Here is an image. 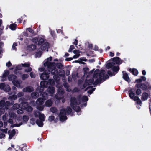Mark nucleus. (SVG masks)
Returning a JSON list of instances; mask_svg holds the SVG:
<instances>
[{
  "label": "nucleus",
  "instance_id": "obj_1",
  "mask_svg": "<svg viewBox=\"0 0 151 151\" xmlns=\"http://www.w3.org/2000/svg\"><path fill=\"white\" fill-rule=\"evenodd\" d=\"M105 72L104 70H102L100 72L99 70L96 69L94 72L93 78L90 79H87L85 81V83L83 86L81 87V88H84L87 85H91L92 84L96 85L101 83L102 81H104L109 78L107 75H105Z\"/></svg>",
  "mask_w": 151,
  "mask_h": 151
},
{
  "label": "nucleus",
  "instance_id": "obj_2",
  "mask_svg": "<svg viewBox=\"0 0 151 151\" xmlns=\"http://www.w3.org/2000/svg\"><path fill=\"white\" fill-rule=\"evenodd\" d=\"M88 99V97L86 96L82 97L79 96L77 99L75 98H72L71 99V106L77 112H78L80 111V108L77 106L78 105L80 104L81 102L87 101Z\"/></svg>",
  "mask_w": 151,
  "mask_h": 151
},
{
  "label": "nucleus",
  "instance_id": "obj_3",
  "mask_svg": "<svg viewBox=\"0 0 151 151\" xmlns=\"http://www.w3.org/2000/svg\"><path fill=\"white\" fill-rule=\"evenodd\" d=\"M71 111L72 109L69 107H67L66 109H62L58 115L60 120L61 121L66 120L67 119L66 115L69 114Z\"/></svg>",
  "mask_w": 151,
  "mask_h": 151
},
{
  "label": "nucleus",
  "instance_id": "obj_4",
  "mask_svg": "<svg viewBox=\"0 0 151 151\" xmlns=\"http://www.w3.org/2000/svg\"><path fill=\"white\" fill-rule=\"evenodd\" d=\"M56 86L58 88L57 93L55 95V97L57 100H60L64 98L63 95L64 93L63 90L62 88L63 87L62 83L57 84Z\"/></svg>",
  "mask_w": 151,
  "mask_h": 151
},
{
  "label": "nucleus",
  "instance_id": "obj_5",
  "mask_svg": "<svg viewBox=\"0 0 151 151\" xmlns=\"http://www.w3.org/2000/svg\"><path fill=\"white\" fill-rule=\"evenodd\" d=\"M10 102L9 101H5L2 100L0 101V115L4 113L5 111V109H7L9 108Z\"/></svg>",
  "mask_w": 151,
  "mask_h": 151
},
{
  "label": "nucleus",
  "instance_id": "obj_6",
  "mask_svg": "<svg viewBox=\"0 0 151 151\" xmlns=\"http://www.w3.org/2000/svg\"><path fill=\"white\" fill-rule=\"evenodd\" d=\"M45 92L46 93H41L40 95L43 97H44L45 99H46L48 98L47 93L50 94V96H52L55 93V88L53 87L52 86L50 87V86H49Z\"/></svg>",
  "mask_w": 151,
  "mask_h": 151
},
{
  "label": "nucleus",
  "instance_id": "obj_7",
  "mask_svg": "<svg viewBox=\"0 0 151 151\" xmlns=\"http://www.w3.org/2000/svg\"><path fill=\"white\" fill-rule=\"evenodd\" d=\"M52 58V57H50L44 61V66L45 67L47 66L48 69H51L55 66V63L54 62H50Z\"/></svg>",
  "mask_w": 151,
  "mask_h": 151
},
{
  "label": "nucleus",
  "instance_id": "obj_8",
  "mask_svg": "<svg viewBox=\"0 0 151 151\" xmlns=\"http://www.w3.org/2000/svg\"><path fill=\"white\" fill-rule=\"evenodd\" d=\"M48 70L50 71V70H51V73L52 74L54 75L53 78L56 80L57 84L60 83L59 82L60 79V77L57 75H56L58 73V70L57 69L55 68V66L53 68H52L51 69H48Z\"/></svg>",
  "mask_w": 151,
  "mask_h": 151
},
{
  "label": "nucleus",
  "instance_id": "obj_9",
  "mask_svg": "<svg viewBox=\"0 0 151 151\" xmlns=\"http://www.w3.org/2000/svg\"><path fill=\"white\" fill-rule=\"evenodd\" d=\"M39 120H36V123L39 127H42L43 125V122L45 120V116L43 114L41 113L38 117Z\"/></svg>",
  "mask_w": 151,
  "mask_h": 151
},
{
  "label": "nucleus",
  "instance_id": "obj_10",
  "mask_svg": "<svg viewBox=\"0 0 151 151\" xmlns=\"http://www.w3.org/2000/svg\"><path fill=\"white\" fill-rule=\"evenodd\" d=\"M39 98L37 99L36 101V103L38 105L37 106V108L40 111H42L43 110L44 106H40L42 105L44 102V100L45 99L44 98Z\"/></svg>",
  "mask_w": 151,
  "mask_h": 151
},
{
  "label": "nucleus",
  "instance_id": "obj_11",
  "mask_svg": "<svg viewBox=\"0 0 151 151\" xmlns=\"http://www.w3.org/2000/svg\"><path fill=\"white\" fill-rule=\"evenodd\" d=\"M20 106L22 108L28 111H32V108L29 106L27 102H23L20 104Z\"/></svg>",
  "mask_w": 151,
  "mask_h": 151
},
{
  "label": "nucleus",
  "instance_id": "obj_12",
  "mask_svg": "<svg viewBox=\"0 0 151 151\" xmlns=\"http://www.w3.org/2000/svg\"><path fill=\"white\" fill-rule=\"evenodd\" d=\"M50 71L47 70H46L43 73H42L40 75V78L43 80H47L49 78V74L50 73Z\"/></svg>",
  "mask_w": 151,
  "mask_h": 151
},
{
  "label": "nucleus",
  "instance_id": "obj_13",
  "mask_svg": "<svg viewBox=\"0 0 151 151\" xmlns=\"http://www.w3.org/2000/svg\"><path fill=\"white\" fill-rule=\"evenodd\" d=\"M9 116L10 118L14 119H17L18 121L21 119V118L19 116L17 117L16 114L13 112L12 110H9Z\"/></svg>",
  "mask_w": 151,
  "mask_h": 151
},
{
  "label": "nucleus",
  "instance_id": "obj_14",
  "mask_svg": "<svg viewBox=\"0 0 151 151\" xmlns=\"http://www.w3.org/2000/svg\"><path fill=\"white\" fill-rule=\"evenodd\" d=\"M48 83L47 81H43L40 82V87L39 88V91L42 92L44 91V88H46L48 86Z\"/></svg>",
  "mask_w": 151,
  "mask_h": 151
},
{
  "label": "nucleus",
  "instance_id": "obj_15",
  "mask_svg": "<svg viewBox=\"0 0 151 151\" xmlns=\"http://www.w3.org/2000/svg\"><path fill=\"white\" fill-rule=\"evenodd\" d=\"M30 63H26L24 64H22V65L24 67H28V68L25 69V71L26 72H30L32 70V69L31 67H29L30 66Z\"/></svg>",
  "mask_w": 151,
  "mask_h": 151
},
{
  "label": "nucleus",
  "instance_id": "obj_16",
  "mask_svg": "<svg viewBox=\"0 0 151 151\" xmlns=\"http://www.w3.org/2000/svg\"><path fill=\"white\" fill-rule=\"evenodd\" d=\"M34 90V89L32 87L29 86L24 88L23 89L22 91L24 92H31Z\"/></svg>",
  "mask_w": 151,
  "mask_h": 151
},
{
  "label": "nucleus",
  "instance_id": "obj_17",
  "mask_svg": "<svg viewBox=\"0 0 151 151\" xmlns=\"http://www.w3.org/2000/svg\"><path fill=\"white\" fill-rule=\"evenodd\" d=\"M48 43L45 42L41 46H40L39 48H40L41 50H45L47 48H48Z\"/></svg>",
  "mask_w": 151,
  "mask_h": 151
},
{
  "label": "nucleus",
  "instance_id": "obj_18",
  "mask_svg": "<svg viewBox=\"0 0 151 151\" xmlns=\"http://www.w3.org/2000/svg\"><path fill=\"white\" fill-rule=\"evenodd\" d=\"M113 61L115 62L117 64H121L122 62L121 61V59L118 57H114L112 59Z\"/></svg>",
  "mask_w": 151,
  "mask_h": 151
},
{
  "label": "nucleus",
  "instance_id": "obj_19",
  "mask_svg": "<svg viewBox=\"0 0 151 151\" xmlns=\"http://www.w3.org/2000/svg\"><path fill=\"white\" fill-rule=\"evenodd\" d=\"M52 104V101L51 99L47 100L45 102V106L47 107H50Z\"/></svg>",
  "mask_w": 151,
  "mask_h": 151
},
{
  "label": "nucleus",
  "instance_id": "obj_20",
  "mask_svg": "<svg viewBox=\"0 0 151 151\" xmlns=\"http://www.w3.org/2000/svg\"><path fill=\"white\" fill-rule=\"evenodd\" d=\"M8 117V114L6 113H5V114L2 116V119L4 121V124L5 125H7V121Z\"/></svg>",
  "mask_w": 151,
  "mask_h": 151
},
{
  "label": "nucleus",
  "instance_id": "obj_21",
  "mask_svg": "<svg viewBox=\"0 0 151 151\" xmlns=\"http://www.w3.org/2000/svg\"><path fill=\"white\" fill-rule=\"evenodd\" d=\"M93 87L92 86H89L87 87V88L86 90L89 89L87 91V92L88 93H89L90 94H91L92 92L94 91L95 88H93Z\"/></svg>",
  "mask_w": 151,
  "mask_h": 151
},
{
  "label": "nucleus",
  "instance_id": "obj_22",
  "mask_svg": "<svg viewBox=\"0 0 151 151\" xmlns=\"http://www.w3.org/2000/svg\"><path fill=\"white\" fill-rule=\"evenodd\" d=\"M16 78L17 76L14 75H10L8 77V79L9 80V81H11L12 82L15 81V79Z\"/></svg>",
  "mask_w": 151,
  "mask_h": 151
},
{
  "label": "nucleus",
  "instance_id": "obj_23",
  "mask_svg": "<svg viewBox=\"0 0 151 151\" xmlns=\"http://www.w3.org/2000/svg\"><path fill=\"white\" fill-rule=\"evenodd\" d=\"M47 82L48 83V86L49 87L50 86H53L55 84V82L52 79H50L48 80Z\"/></svg>",
  "mask_w": 151,
  "mask_h": 151
},
{
  "label": "nucleus",
  "instance_id": "obj_24",
  "mask_svg": "<svg viewBox=\"0 0 151 151\" xmlns=\"http://www.w3.org/2000/svg\"><path fill=\"white\" fill-rule=\"evenodd\" d=\"M36 46L34 45H31L27 47V49L29 51H32L36 49Z\"/></svg>",
  "mask_w": 151,
  "mask_h": 151
},
{
  "label": "nucleus",
  "instance_id": "obj_25",
  "mask_svg": "<svg viewBox=\"0 0 151 151\" xmlns=\"http://www.w3.org/2000/svg\"><path fill=\"white\" fill-rule=\"evenodd\" d=\"M13 84L16 87L20 88V83L18 81L15 80L12 81Z\"/></svg>",
  "mask_w": 151,
  "mask_h": 151
},
{
  "label": "nucleus",
  "instance_id": "obj_26",
  "mask_svg": "<svg viewBox=\"0 0 151 151\" xmlns=\"http://www.w3.org/2000/svg\"><path fill=\"white\" fill-rule=\"evenodd\" d=\"M148 94L146 93H143L142 94V97L141 98L142 101L146 100L148 98Z\"/></svg>",
  "mask_w": 151,
  "mask_h": 151
},
{
  "label": "nucleus",
  "instance_id": "obj_27",
  "mask_svg": "<svg viewBox=\"0 0 151 151\" xmlns=\"http://www.w3.org/2000/svg\"><path fill=\"white\" fill-rule=\"evenodd\" d=\"M15 133L16 132L14 129L12 130L9 134V139H12L13 137L15 135Z\"/></svg>",
  "mask_w": 151,
  "mask_h": 151
},
{
  "label": "nucleus",
  "instance_id": "obj_28",
  "mask_svg": "<svg viewBox=\"0 0 151 151\" xmlns=\"http://www.w3.org/2000/svg\"><path fill=\"white\" fill-rule=\"evenodd\" d=\"M129 71H131L132 73L135 76H137L138 73L137 70L135 69H133L132 70L130 69H129Z\"/></svg>",
  "mask_w": 151,
  "mask_h": 151
},
{
  "label": "nucleus",
  "instance_id": "obj_29",
  "mask_svg": "<svg viewBox=\"0 0 151 151\" xmlns=\"http://www.w3.org/2000/svg\"><path fill=\"white\" fill-rule=\"evenodd\" d=\"M123 73V78L125 80L127 81H128L129 80V78L128 77V74L124 72Z\"/></svg>",
  "mask_w": 151,
  "mask_h": 151
},
{
  "label": "nucleus",
  "instance_id": "obj_30",
  "mask_svg": "<svg viewBox=\"0 0 151 151\" xmlns=\"http://www.w3.org/2000/svg\"><path fill=\"white\" fill-rule=\"evenodd\" d=\"M115 65V63L113 62L112 63H108L106 66V68H107L109 69L110 68H112L113 66Z\"/></svg>",
  "mask_w": 151,
  "mask_h": 151
},
{
  "label": "nucleus",
  "instance_id": "obj_31",
  "mask_svg": "<svg viewBox=\"0 0 151 151\" xmlns=\"http://www.w3.org/2000/svg\"><path fill=\"white\" fill-rule=\"evenodd\" d=\"M65 72L63 70L60 69L59 71V75L61 76H63L65 75Z\"/></svg>",
  "mask_w": 151,
  "mask_h": 151
},
{
  "label": "nucleus",
  "instance_id": "obj_32",
  "mask_svg": "<svg viewBox=\"0 0 151 151\" xmlns=\"http://www.w3.org/2000/svg\"><path fill=\"white\" fill-rule=\"evenodd\" d=\"M39 96V93L36 92H33L31 94V96L33 98H36Z\"/></svg>",
  "mask_w": 151,
  "mask_h": 151
},
{
  "label": "nucleus",
  "instance_id": "obj_33",
  "mask_svg": "<svg viewBox=\"0 0 151 151\" xmlns=\"http://www.w3.org/2000/svg\"><path fill=\"white\" fill-rule=\"evenodd\" d=\"M44 42H45L44 40L43 39H40L39 40L38 42V46H41Z\"/></svg>",
  "mask_w": 151,
  "mask_h": 151
},
{
  "label": "nucleus",
  "instance_id": "obj_34",
  "mask_svg": "<svg viewBox=\"0 0 151 151\" xmlns=\"http://www.w3.org/2000/svg\"><path fill=\"white\" fill-rule=\"evenodd\" d=\"M11 90L10 87V86L8 85H5V86L4 88V90L6 92L9 91Z\"/></svg>",
  "mask_w": 151,
  "mask_h": 151
},
{
  "label": "nucleus",
  "instance_id": "obj_35",
  "mask_svg": "<svg viewBox=\"0 0 151 151\" xmlns=\"http://www.w3.org/2000/svg\"><path fill=\"white\" fill-rule=\"evenodd\" d=\"M63 85L64 87L66 88V90L68 92L70 91H71V89L68 88L69 86H68V84L67 83H64L63 84Z\"/></svg>",
  "mask_w": 151,
  "mask_h": 151
},
{
  "label": "nucleus",
  "instance_id": "obj_36",
  "mask_svg": "<svg viewBox=\"0 0 151 151\" xmlns=\"http://www.w3.org/2000/svg\"><path fill=\"white\" fill-rule=\"evenodd\" d=\"M20 106L18 104L16 103L14 104L13 106V109L14 110H17Z\"/></svg>",
  "mask_w": 151,
  "mask_h": 151
},
{
  "label": "nucleus",
  "instance_id": "obj_37",
  "mask_svg": "<svg viewBox=\"0 0 151 151\" xmlns=\"http://www.w3.org/2000/svg\"><path fill=\"white\" fill-rule=\"evenodd\" d=\"M23 122H25L27 121L29 119L28 116H24L23 117Z\"/></svg>",
  "mask_w": 151,
  "mask_h": 151
},
{
  "label": "nucleus",
  "instance_id": "obj_38",
  "mask_svg": "<svg viewBox=\"0 0 151 151\" xmlns=\"http://www.w3.org/2000/svg\"><path fill=\"white\" fill-rule=\"evenodd\" d=\"M112 70L114 72H116L119 70V67L118 66H113L112 68Z\"/></svg>",
  "mask_w": 151,
  "mask_h": 151
},
{
  "label": "nucleus",
  "instance_id": "obj_39",
  "mask_svg": "<svg viewBox=\"0 0 151 151\" xmlns=\"http://www.w3.org/2000/svg\"><path fill=\"white\" fill-rule=\"evenodd\" d=\"M50 111L53 113H55L57 111V108L55 107H52L50 109Z\"/></svg>",
  "mask_w": 151,
  "mask_h": 151
},
{
  "label": "nucleus",
  "instance_id": "obj_40",
  "mask_svg": "<svg viewBox=\"0 0 151 151\" xmlns=\"http://www.w3.org/2000/svg\"><path fill=\"white\" fill-rule=\"evenodd\" d=\"M41 113L38 111H36L34 112V114L35 117H37L39 116Z\"/></svg>",
  "mask_w": 151,
  "mask_h": 151
},
{
  "label": "nucleus",
  "instance_id": "obj_41",
  "mask_svg": "<svg viewBox=\"0 0 151 151\" xmlns=\"http://www.w3.org/2000/svg\"><path fill=\"white\" fill-rule=\"evenodd\" d=\"M17 98V96L13 95L12 96H10L8 98V99L9 100H15Z\"/></svg>",
  "mask_w": 151,
  "mask_h": 151
},
{
  "label": "nucleus",
  "instance_id": "obj_42",
  "mask_svg": "<svg viewBox=\"0 0 151 151\" xmlns=\"http://www.w3.org/2000/svg\"><path fill=\"white\" fill-rule=\"evenodd\" d=\"M9 74V71L8 70H5L3 73L2 77L4 78L6 77Z\"/></svg>",
  "mask_w": 151,
  "mask_h": 151
},
{
  "label": "nucleus",
  "instance_id": "obj_43",
  "mask_svg": "<svg viewBox=\"0 0 151 151\" xmlns=\"http://www.w3.org/2000/svg\"><path fill=\"white\" fill-rule=\"evenodd\" d=\"M16 24H11L10 27V28L12 30H14L15 29Z\"/></svg>",
  "mask_w": 151,
  "mask_h": 151
},
{
  "label": "nucleus",
  "instance_id": "obj_44",
  "mask_svg": "<svg viewBox=\"0 0 151 151\" xmlns=\"http://www.w3.org/2000/svg\"><path fill=\"white\" fill-rule=\"evenodd\" d=\"M84 71V72L85 75H87L88 76V75H87L89 71V69L88 68H85L83 69Z\"/></svg>",
  "mask_w": 151,
  "mask_h": 151
},
{
  "label": "nucleus",
  "instance_id": "obj_45",
  "mask_svg": "<svg viewBox=\"0 0 151 151\" xmlns=\"http://www.w3.org/2000/svg\"><path fill=\"white\" fill-rule=\"evenodd\" d=\"M29 76L27 74H24L22 76V78L23 80H24L28 77Z\"/></svg>",
  "mask_w": 151,
  "mask_h": 151
},
{
  "label": "nucleus",
  "instance_id": "obj_46",
  "mask_svg": "<svg viewBox=\"0 0 151 151\" xmlns=\"http://www.w3.org/2000/svg\"><path fill=\"white\" fill-rule=\"evenodd\" d=\"M56 66L58 68H61L62 67L63 65L61 63H59L56 64Z\"/></svg>",
  "mask_w": 151,
  "mask_h": 151
},
{
  "label": "nucleus",
  "instance_id": "obj_47",
  "mask_svg": "<svg viewBox=\"0 0 151 151\" xmlns=\"http://www.w3.org/2000/svg\"><path fill=\"white\" fill-rule=\"evenodd\" d=\"M55 117L53 116H50L48 118V120L50 121H52L54 120Z\"/></svg>",
  "mask_w": 151,
  "mask_h": 151
},
{
  "label": "nucleus",
  "instance_id": "obj_48",
  "mask_svg": "<svg viewBox=\"0 0 151 151\" xmlns=\"http://www.w3.org/2000/svg\"><path fill=\"white\" fill-rule=\"evenodd\" d=\"M73 52L75 54H80V53L81 52L79 50H73Z\"/></svg>",
  "mask_w": 151,
  "mask_h": 151
},
{
  "label": "nucleus",
  "instance_id": "obj_49",
  "mask_svg": "<svg viewBox=\"0 0 151 151\" xmlns=\"http://www.w3.org/2000/svg\"><path fill=\"white\" fill-rule=\"evenodd\" d=\"M30 75L32 78H34L36 77L35 74L32 72H31L30 73Z\"/></svg>",
  "mask_w": 151,
  "mask_h": 151
},
{
  "label": "nucleus",
  "instance_id": "obj_50",
  "mask_svg": "<svg viewBox=\"0 0 151 151\" xmlns=\"http://www.w3.org/2000/svg\"><path fill=\"white\" fill-rule=\"evenodd\" d=\"M5 85L4 83H2L0 84V88L4 90Z\"/></svg>",
  "mask_w": 151,
  "mask_h": 151
},
{
  "label": "nucleus",
  "instance_id": "obj_51",
  "mask_svg": "<svg viewBox=\"0 0 151 151\" xmlns=\"http://www.w3.org/2000/svg\"><path fill=\"white\" fill-rule=\"evenodd\" d=\"M129 96L132 99L133 98L135 94L134 93L131 92L129 93Z\"/></svg>",
  "mask_w": 151,
  "mask_h": 151
},
{
  "label": "nucleus",
  "instance_id": "obj_52",
  "mask_svg": "<svg viewBox=\"0 0 151 151\" xmlns=\"http://www.w3.org/2000/svg\"><path fill=\"white\" fill-rule=\"evenodd\" d=\"M23 124V123L22 122H21L20 123H19L18 124H14L13 125V127H19L21 125Z\"/></svg>",
  "mask_w": 151,
  "mask_h": 151
},
{
  "label": "nucleus",
  "instance_id": "obj_53",
  "mask_svg": "<svg viewBox=\"0 0 151 151\" xmlns=\"http://www.w3.org/2000/svg\"><path fill=\"white\" fill-rule=\"evenodd\" d=\"M23 112V111L21 109H19L17 111V113L19 114H21Z\"/></svg>",
  "mask_w": 151,
  "mask_h": 151
},
{
  "label": "nucleus",
  "instance_id": "obj_54",
  "mask_svg": "<svg viewBox=\"0 0 151 151\" xmlns=\"http://www.w3.org/2000/svg\"><path fill=\"white\" fill-rule=\"evenodd\" d=\"M141 93V91L140 89H137L136 91V94L137 95L140 94Z\"/></svg>",
  "mask_w": 151,
  "mask_h": 151
},
{
  "label": "nucleus",
  "instance_id": "obj_55",
  "mask_svg": "<svg viewBox=\"0 0 151 151\" xmlns=\"http://www.w3.org/2000/svg\"><path fill=\"white\" fill-rule=\"evenodd\" d=\"M24 95V93L23 92H21L18 93L17 96L19 97H21L22 96Z\"/></svg>",
  "mask_w": 151,
  "mask_h": 151
},
{
  "label": "nucleus",
  "instance_id": "obj_56",
  "mask_svg": "<svg viewBox=\"0 0 151 151\" xmlns=\"http://www.w3.org/2000/svg\"><path fill=\"white\" fill-rule=\"evenodd\" d=\"M12 65L10 61H9L6 64V66L8 67H9Z\"/></svg>",
  "mask_w": 151,
  "mask_h": 151
},
{
  "label": "nucleus",
  "instance_id": "obj_57",
  "mask_svg": "<svg viewBox=\"0 0 151 151\" xmlns=\"http://www.w3.org/2000/svg\"><path fill=\"white\" fill-rule=\"evenodd\" d=\"M27 30H28L30 33H31L32 34H33L34 32L33 30H32V29L29 28H27Z\"/></svg>",
  "mask_w": 151,
  "mask_h": 151
},
{
  "label": "nucleus",
  "instance_id": "obj_58",
  "mask_svg": "<svg viewBox=\"0 0 151 151\" xmlns=\"http://www.w3.org/2000/svg\"><path fill=\"white\" fill-rule=\"evenodd\" d=\"M80 56V54H75V55H74L73 58L76 59L77 58L79 57Z\"/></svg>",
  "mask_w": 151,
  "mask_h": 151
},
{
  "label": "nucleus",
  "instance_id": "obj_59",
  "mask_svg": "<svg viewBox=\"0 0 151 151\" xmlns=\"http://www.w3.org/2000/svg\"><path fill=\"white\" fill-rule=\"evenodd\" d=\"M17 45V44L16 43H14L13 44L12 46V49L13 50H16V49L15 47Z\"/></svg>",
  "mask_w": 151,
  "mask_h": 151
},
{
  "label": "nucleus",
  "instance_id": "obj_60",
  "mask_svg": "<svg viewBox=\"0 0 151 151\" xmlns=\"http://www.w3.org/2000/svg\"><path fill=\"white\" fill-rule=\"evenodd\" d=\"M7 122L8 123H10L11 124H12L13 123V120L12 119L9 118Z\"/></svg>",
  "mask_w": 151,
  "mask_h": 151
},
{
  "label": "nucleus",
  "instance_id": "obj_61",
  "mask_svg": "<svg viewBox=\"0 0 151 151\" xmlns=\"http://www.w3.org/2000/svg\"><path fill=\"white\" fill-rule=\"evenodd\" d=\"M73 59V58H67L65 59V60L66 61H70L71 60Z\"/></svg>",
  "mask_w": 151,
  "mask_h": 151
},
{
  "label": "nucleus",
  "instance_id": "obj_62",
  "mask_svg": "<svg viewBox=\"0 0 151 151\" xmlns=\"http://www.w3.org/2000/svg\"><path fill=\"white\" fill-rule=\"evenodd\" d=\"M137 102L138 104L141 105V104H142V102L139 98V99L137 101Z\"/></svg>",
  "mask_w": 151,
  "mask_h": 151
},
{
  "label": "nucleus",
  "instance_id": "obj_63",
  "mask_svg": "<svg viewBox=\"0 0 151 151\" xmlns=\"http://www.w3.org/2000/svg\"><path fill=\"white\" fill-rule=\"evenodd\" d=\"M5 137V134L3 133H1L0 134V138L2 139Z\"/></svg>",
  "mask_w": 151,
  "mask_h": 151
},
{
  "label": "nucleus",
  "instance_id": "obj_64",
  "mask_svg": "<svg viewBox=\"0 0 151 151\" xmlns=\"http://www.w3.org/2000/svg\"><path fill=\"white\" fill-rule=\"evenodd\" d=\"M38 41V39L37 38H34L33 39V42L35 43H36Z\"/></svg>",
  "mask_w": 151,
  "mask_h": 151
}]
</instances>
